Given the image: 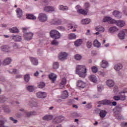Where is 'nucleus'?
<instances>
[{"instance_id":"f257e3e1","label":"nucleus","mask_w":127,"mask_h":127,"mask_svg":"<svg viewBox=\"0 0 127 127\" xmlns=\"http://www.w3.org/2000/svg\"><path fill=\"white\" fill-rule=\"evenodd\" d=\"M108 22L111 24H116L119 27H124L126 25V22L123 20H116L111 17H105L103 19V22Z\"/></svg>"},{"instance_id":"f03ea898","label":"nucleus","mask_w":127,"mask_h":127,"mask_svg":"<svg viewBox=\"0 0 127 127\" xmlns=\"http://www.w3.org/2000/svg\"><path fill=\"white\" fill-rule=\"evenodd\" d=\"M75 72L81 78H85L87 76V68L85 65H77Z\"/></svg>"},{"instance_id":"7ed1b4c3","label":"nucleus","mask_w":127,"mask_h":127,"mask_svg":"<svg viewBox=\"0 0 127 127\" xmlns=\"http://www.w3.org/2000/svg\"><path fill=\"white\" fill-rule=\"evenodd\" d=\"M26 28H22V30L23 31L24 34V38L25 40H30L32 39V36H33V33H26L25 31L27 30Z\"/></svg>"},{"instance_id":"20e7f679","label":"nucleus","mask_w":127,"mask_h":127,"mask_svg":"<svg viewBox=\"0 0 127 127\" xmlns=\"http://www.w3.org/2000/svg\"><path fill=\"white\" fill-rule=\"evenodd\" d=\"M50 34L52 38H55V39L60 38V33L56 30H51L50 32Z\"/></svg>"},{"instance_id":"39448f33","label":"nucleus","mask_w":127,"mask_h":127,"mask_svg":"<svg viewBox=\"0 0 127 127\" xmlns=\"http://www.w3.org/2000/svg\"><path fill=\"white\" fill-rule=\"evenodd\" d=\"M36 96L39 99H45L47 97V93L43 91H39L36 93Z\"/></svg>"},{"instance_id":"423d86ee","label":"nucleus","mask_w":127,"mask_h":127,"mask_svg":"<svg viewBox=\"0 0 127 127\" xmlns=\"http://www.w3.org/2000/svg\"><path fill=\"white\" fill-rule=\"evenodd\" d=\"M58 57L60 60L61 61H64V60H66V59H67V57H68V54L64 52H62L59 54Z\"/></svg>"},{"instance_id":"0eeeda50","label":"nucleus","mask_w":127,"mask_h":127,"mask_svg":"<svg viewBox=\"0 0 127 127\" xmlns=\"http://www.w3.org/2000/svg\"><path fill=\"white\" fill-rule=\"evenodd\" d=\"M113 111L115 114V117L116 118H120V113L122 112V107L120 106H117L115 108Z\"/></svg>"},{"instance_id":"6e6552de","label":"nucleus","mask_w":127,"mask_h":127,"mask_svg":"<svg viewBox=\"0 0 127 127\" xmlns=\"http://www.w3.org/2000/svg\"><path fill=\"white\" fill-rule=\"evenodd\" d=\"M38 18L40 21L44 22V21H46L47 20V15H46V14L40 13Z\"/></svg>"},{"instance_id":"1a4fd4ad","label":"nucleus","mask_w":127,"mask_h":127,"mask_svg":"<svg viewBox=\"0 0 127 127\" xmlns=\"http://www.w3.org/2000/svg\"><path fill=\"white\" fill-rule=\"evenodd\" d=\"M64 120L65 117L64 116H60L56 118L55 120H54V123L55 124H60V123H62Z\"/></svg>"},{"instance_id":"9d476101","label":"nucleus","mask_w":127,"mask_h":127,"mask_svg":"<svg viewBox=\"0 0 127 127\" xmlns=\"http://www.w3.org/2000/svg\"><path fill=\"white\" fill-rule=\"evenodd\" d=\"M1 50L3 52H10V51H11L10 47L7 45L1 47Z\"/></svg>"},{"instance_id":"9b49d317","label":"nucleus","mask_w":127,"mask_h":127,"mask_svg":"<svg viewBox=\"0 0 127 127\" xmlns=\"http://www.w3.org/2000/svg\"><path fill=\"white\" fill-rule=\"evenodd\" d=\"M76 85L78 88H84L86 87V83L85 82H83L82 80H78Z\"/></svg>"},{"instance_id":"f8f14e48","label":"nucleus","mask_w":127,"mask_h":127,"mask_svg":"<svg viewBox=\"0 0 127 127\" xmlns=\"http://www.w3.org/2000/svg\"><path fill=\"white\" fill-rule=\"evenodd\" d=\"M69 96V94L68 93V91L65 90L63 91L62 93L61 98L63 100H65V99H67V98Z\"/></svg>"},{"instance_id":"ddd939ff","label":"nucleus","mask_w":127,"mask_h":127,"mask_svg":"<svg viewBox=\"0 0 127 127\" xmlns=\"http://www.w3.org/2000/svg\"><path fill=\"white\" fill-rule=\"evenodd\" d=\"M30 60L33 65H34L35 66L38 65V60L35 58L30 57Z\"/></svg>"},{"instance_id":"4468645a","label":"nucleus","mask_w":127,"mask_h":127,"mask_svg":"<svg viewBox=\"0 0 127 127\" xmlns=\"http://www.w3.org/2000/svg\"><path fill=\"white\" fill-rule=\"evenodd\" d=\"M44 11H54L55 8L51 6H47L44 8Z\"/></svg>"},{"instance_id":"2eb2a0df","label":"nucleus","mask_w":127,"mask_h":127,"mask_svg":"<svg viewBox=\"0 0 127 127\" xmlns=\"http://www.w3.org/2000/svg\"><path fill=\"white\" fill-rule=\"evenodd\" d=\"M12 39L14 40V41H21V37L18 35H12Z\"/></svg>"},{"instance_id":"dca6fc26","label":"nucleus","mask_w":127,"mask_h":127,"mask_svg":"<svg viewBox=\"0 0 127 127\" xmlns=\"http://www.w3.org/2000/svg\"><path fill=\"white\" fill-rule=\"evenodd\" d=\"M113 15L115 16V17H117V18H122V13L119 12V11H114L113 12Z\"/></svg>"},{"instance_id":"f3484780","label":"nucleus","mask_w":127,"mask_h":127,"mask_svg":"<svg viewBox=\"0 0 127 127\" xmlns=\"http://www.w3.org/2000/svg\"><path fill=\"white\" fill-rule=\"evenodd\" d=\"M50 23L52 24H61V20H58V19H53L50 21Z\"/></svg>"},{"instance_id":"a211bd4d","label":"nucleus","mask_w":127,"mask_h":127,"mask_svg":"<svg viewBox=\"0 0 127 127\" xmlns=\"http://www.w3.org/2000/svg\"><path fill=\"white\" fill-rule=\"evenodd\" d=\"M16 12L17 16H18V17H19V18H20V17H21V16H22L23 12H22V10H21V9L17 8L16 9Z\"/></svg>"},{"instance_id":"6ab92c4d","label":"nucleus","mask_w":127,"mask_h":127,"mask_svg":"<svg viewBox=\"0 0 127 127\" xmlns=\"http://www.w3.org/2000/svg\"><path fill=\"white\" fill-rule=\"evenodd\" d=\"M106 84L108 87L112 88V87H114L115 82L112 80H108L107 81Z\"/></svg>"},{"instance_id":"aec40b11","label":"nucleus","mask_w":127,"mask_h":127,"mask_svg":"<svg viewBox=\"0 0 127 127\" xmlns=\"http://www.w3.org/2000/svg\"><path fill=\"white\" fill-rule=\"evenodd\" d=\"M100 105H112V102L110 100H105L99 102Z\"/></svg>"},{"instance_id":"412c9836","label":"nucleus","mask_w":127,"mask_h":127,"mask_svg":"<svg viewBox=\"0 0 127 127\" xmlns=\"http://www.w3.org/2000/svg\"><path fill=\"white\" fill-rule=\"evenodd\" d=\"M107 114H108L107 111L105 110H101L99 115L101 119H104V118L107 116Z\"/></svg>"},{"instance_id":"4be33fe9","label":"nucleus","mask_w":127,"mask_h":127,"mask_svg":"<svg viewBox=\"0 0 127 127\" xmlns=\"http://www.w3.org/2000/svg\"><path fill=\"white\" fill-rule=\"evenodd\" d=\"M88 10H85L83 9H78L77 11L78 13H80L81 14H83L84 15H87L88 12L87 11Z\"/></svg>"},{"instance_id":"5701e85b","label":"nucleus","mask_w":127,"mask_h":127,"mask_svg":"<svg viewBox=\"0 0 127 127\" xmlns=\"http://www.w3.org/2000/svg\"><path fill=\"white\" fill-rule=\"evenodd\" d=\"M125 35H126V34L125 32L124 31V30L120 32V33L118 34L119 38L120 39H125Z\"/></svg>"},{"instance_id":"b1692460","label":"nucleus","mask_w":127,"mask_h":127,"mask_svg":"<svg viewBox=\"0 0 127 127\" xmlns=\"http://www.w3.org/2000/svg\"><path fill=\"white\" fill-rule=\"evenodd\" d=\"M10 62H11V59L10 58H7L3 61V64L4 65H8V64H10Z\"/></svg>"},{"instance_id":"393cba45","label":"nucleus","mask_w":127,"mask_h":127,"mask_svg":"<svg viewBox=\"0 0 127 127\" xmlns=\"http://www.w3.org/2000/svg\"><path fill=\"white\" fill-rule=\"evenodd\" d=\"M123 68V65L121 64H116L114 66V69L116 71H120Z\"/></svg>"},{"instance_id":"a878e982","label":"nucleus","mask_w":127,"mask_h":127,"mask_svg":"<svg viewBox=\"0 0 127 127\" xmlns=\"http://www.w3.org/2000/svg\"><path fill=\"white\" fill-rule=\"evenodd\" d=\"M95 29L96 31H98L99 32H104L105 31V28L102 26H98L95 28Z\"/></svg>"},{"instance_id":"bb28decb","label":"nucleus","mask_w":127,"mask_h":127,"mask_svg":"<svg viewBox=\"0 0 127 127\" xmlns=\"http://www.w3.org/2000/svg\"><path fill=\"white\" fill-rule=\"evenodd\" d=\"M109 31L111 33H114V32H117V31H119V28H117V27H112L109 28Z\"/></svg>"},{"instance_id":"cd10ccee","label":"nucleus","mask_w":127,"mask_h":127,"mask_svg":"<svg viewBox=\"0 0 127 127\" xmlns=\"http://www.w3.org/2000/svg\"><path fill=\"white\" fill-rule=\"evenodd\" d=\"M26 89L28 92H33L35 90V87L33 85H29L26 87Z\"/></svg>"},{"instance_id":"c85d7f7f","label":"nucleus","mask_w":127,"mask_h":127,"mask_svg":"<svg viewBox=\"0 0 127 127\" xmlns=\"http://www.w3.org/2000/svg\"><path fill=\"white\" fill-rule=\"evenodd\" d=\"M82 24H89L91 22V19H83L81 21Z\"/></svg>"},{"instance_id":"c756f323","label":"nucleus","mask_w":127,"mask_h":127,"mask_svg":"<svg viewBox=\"0 0 127 127\" xmlns=\"http://www.w3.org/2000/svg\"><path fill=\"white\" fill-rule=\"evenodd\" d=\"M119 98L121 101H125L127 97H126V95H125L124 93H123V92H121L119 93Z\"/></svg>"},{"instance_id":"7c9ffc66","label":"nucleus","mask_w":127,"mask_h":127,"mask_svg":"<svg viewBox=\"0 0 127 127\" xmlns=\"http://www.w3.org/2000/svg\"><path fill=\"white\" fill-rule=\"evenodd\" d=\"M108 65H109V64L108 63V62L105 60H103L102 61V64H101V66L102 67V68H107L108 67Z\"/></svg>"},{"instance_id":"2f4dec72","label":"nucleus","mask_w":127,"mask_h":127,"mask_svg":"<svg viewBox=\"0 0 127 127\" xmlns=\"http://www.w3.org/2000/svg\"><path fill=\"white\" fill-rule=\"evenodd\" d=\"M53 119V116L52 115H45L43 117V120L44 121H50V120H52Z\"/></svg>"},{"instance_id":"473e14b6","label":"nucleus","mask_w":127,"mask_h":127,"mask_svg":"<svg viewBox=\"0 0 127 127\" xmlns=\"http://www.w3.org/2000/svg\"><path fill=\"white\" fill-rule=\"evenodd\" d=\"M49 77L50 80H56V79L57 78V75L52 73L49 75Z\"/></svg>"},{"instance_id":"72a5a7b5","label":"nucleus","mask_w":127,"mask_h":127,"mask_svg":"<svg viewBox=\"0 0 127 127\" xmlns=\"http://www.w3.org/2000/svg\"><path fill=\"white\" fill-rule=\"evenodd\" d=\"M93 45L95 47L99 48L101 46V43L98 40H95L93 42Z\"/></svg>"},{"instance_id":"f704fd0d","label":"nucleus","mask_w":127,"mask_h":127,"mask_svg":"<svg viewBox=\"0 0 127 127\" xmlns=\"http://www.w3.org/2000/svg\"><path fill=\"white\" fill-rule=\"evenodd\" d=\"M82 43L83 41H82V39H79L76 40V41L74 42V45L75 46L78 47L80 46V45H81V44H82Z\"/></svg>"},{"instance_id":"c9c22d12","label":"nucleus","mask_w":127,"mask_h":127,"mask_svg":"<svg viewBox=\"0 0 127 127\" xmlns=\"http://www.w3.org/2000/svg\"><path fill=\"white\" fill-rule=\"evenodd\" d=\"M9 30L11 33H17L18 32V29L16 27L9 29Z\"/></svg>"},{"instance_id":"e433bc0d","label":"nucleus","mask_w":127,"mask_h":127,"mask_svg":"<svg viewBox=\"0 0 127 127\" xmlns=\"http://www.w3.org/2000/svg\"><path fill=\"white\" fill-rule=\"evenodd\" d=\"M65 85H66V80H62L60 84V88L61 89L65 88Z\"/></svg>"},{"instance_id":"4c0bfd02","label":"nucleus","mask_w":127,"mask_h":127,"mask_svg":"<svg viewBox=\"0 0 127 127\" xmlns=\"http://www.w3.org/2000/svg\"><path fill=\"white\" fill-rule=\"evenodd\" d=\"M45 86H46V84L45 82H41L38 83V88H39V89H43V88H44Z\"/></svg>"},{"instance_id":"58836bf2","label":"nucleus","mask_w":127,"mask_h":127,"mask_svg":"<svg viewBox=\"0 0 127 127\" xmlns=\"http://www.w3.org/2000/svg\"><path fill=\"white\" fill-rule=\"evenodd\" d=\"M27 18L28 19H36V17L34 16L33 14H27Z\"/></svg>"},{"instance_id":"ea45409f","label":"nucleus","mask_w":127,"mask_h":127,"mask_svg":"<svg viewBox=\"0 0 127 127\" xmlns=\"http://www.w3.org/2000/svg\"><path fill=\"white\" fill-rule=\"evenodd\" d=\"M59 9H61V10H68V7L61 5L59 6Z\"/></svg>"},{"instance_id":"a19ab883","label":"nucleus","mask_w":127,"mask_h":127,"mask_svg":"<svg viewBox=\"0 0 127 127\" xmlns=\"http://www.w3.org/2000/svg\"><path fill=\"white\" fill-rule=\"evenodd\" d=\"M6 101H7V98L3 96H0V103H4Z\"/></svg>"},{"instance_id":"79ce46f5","label":"nucleus","mask_w":127,"mask_h":127,"mask_svg":"<svg viewBox=\"0 0 127 127\" xmlns=\"http://www.w3.org/2000/svg\"><path fill=\"white\" fill-rule=\"evenodd\" d=\"M69 39H76V35L74 33H71L68 35Z\"/></svg>"},{"instance_id":"37998d69","label":"nucleus","mask_w":127,"mask_h":127,"mask_svg":"<svg viewBox=\"0 0 127 127\" xmlns=\"http://www.w3.org/2000/svg\"><path fill=\"white\" fill-rule=\"evenodd\" d=\"M74 59H75V60L79 61V60H81V59H82V56L79 54L75 55L74 56Z\"/></svg>"},{"instance_id":"c03bdc74","label":"nucleus","mask_w":127,"mask_h":127,"mask_svg":"<svg viewBox=\"0 0 127 127\" xmlns=\"http://www.w3.org/2000/svg\"><path fill=\"white\" fill-rule=\"evenodd\" d=\"M36 115H37V113L35 111H32L27 113L28 117H29V116H36Z\"/></svg>"},{"instance_id":"a18cd8bd","label":"nucleus","mask_w":127,"mask_h":127,"mask_svg":"<svg viewBox=\"0 0 127 127\" xmlns=\"http://www.w3.org/2000/svg\"><path fill=\"white\" fill-rule=\"evenodd\" d=\"M3 109L4 110V113H6V114H10V113H11V112L10 109L6 107H3Z\"/></svg>"},{"instance_id":"49530a36","label":"nucleus","mask_w":127,"mask_h":127,"mask_svg":"<svg viewBox=\"0 0 127 127\" xmlns=\"http://www.w3.org/2000/svg\"><path fill=\"white\" fill-rule=\"evenodd\" d=\"M93 44L91 41H88L86 43V46L87 48H91Z\"/></svg>"},{"instance_id":"de8ad7c7","label":"nucleus","mask_w":127,"mask_h":127,"mask_svg":"<svg viewBox=\"0 0 127 127\" xmlns=\"http://www.w3.org/2000/svg\"><path fill=\"white\" fill-rule=\"evenodd\" d=\"M54 69H58L59 68V64L58 62H55L53 64Z\"/></svg>"},{"instance_id":"09e8293b","label":"nucleus","mask_w":127,"mask_h":127,"mask_svg":"<svg viewBox=\"0 0 127 127\" xmlns=\"http://www.w3.org/2000/svg\"><path fill=\"white\" fill-rule=\"evenodd\" d=\"M90 80H97V76L95 75H90L89 77Z\"/></svg>"},{"instance_id":"8fccbe9b","label":"nucleus","mask_w":127,"mask_h":127,"mask_svg":"<svg viewBox=\"0 0 127 127\" xmlns=\"http://www.w3.org/2000/svg\"><path fill=\"white\" fill-rule=\"evenodd\" d=\"M91 70L93 73H97L98 72V68L96 66H93L91 68Z\"/></svg>"},{"instance_id":"3c124183","label":"nucleus","mask_w":127,"mask_h":127,"mask_svg":"<svg viewBox=\"0 0 127 127\" xmlns=\"http://www.w3.org/2000/svg\"><path fill=\"white\" fill-rule=\"evenodd\" d=\"M58 42L56 40H54L51 42L52 45H58Z\"/></svg>"},{"instance_id":"603ef678","label":"nucleus","mask_w":127,"mask_h":127,"mask_svg":"<svg viewBox=\"0 0 127 127\" xmlns=\"http://www.w3.org/2000/svg\"><path fill=\"white\" fill-rule=\"evenodd\" d=\"M24 79V80H29V79H30V75L28 74L25 75Z\"/></svg>"},{"instance_id":"864d4df0","label":"nucleus","mask_w":127,"mask_h":127,"mask_svg":"<svg viewBox=\"0 0 127 127\" xmlns=\"http://www.w3.org/2000/svg\"><path fill=\"white\" fill-rule=\"evenodd\" d=\"M113 99L115 101H120V96H114Z\"/></svg>"},{"instance_id":"5fc2aeb1","label":"nucleus","mask_w":127,"mask_h":127,"mask_svg":"<svg viewBox=\"0 0 127 127\" xmlns=\"http://www.w3.org/2000/svg\"><path fill=\"white\" fill-rule=\"evenodd\" d=\"M86 109H88V110H89V109L92 108V104L89 103L86 106Z\"/></svg>"},{"instance_id":"6e6d98bb","label":"nucleus","mask_w":127,"mask_h":127,"mask_svg":"<svg viewBox=\"0 0 127 127\" xmlns=\"http://www.w3.org/2000/svg\"><path fill=\"white\" fill-rule=\"evenodd\" d=\"M58 29L61 30V31H64L65 30V28L63 26H59L58 27Z\"/></svg>"},{"instance_id":"4d7b16f0","label":"nucleus","mask_w":127,"mask_h":127,"mask_svg":"<svg viewBox=\"0 0 127 127\" xmlns=\"http://www.w3.org/2000/svg\"><path fill=\"white\" fill-rule=\"evenodd\" d=\"M9 119L12 121L14 124H16V123H17V121L16 120H14L12 117H10Z\"/></svg>"},{"instance_id":"13d9d810","label":"nucleus","mask_w":127,"mask_h":127,"mask_svg":"<svg viewBox=\"0 0 127 127\" xmlns=\"http://www.w3.org/2000/svg\"><path fill=\"white\" fill-rule=\"evenodd\" d=\"M84 7L85 8H88V7H90V3L89 2H86L84 4Z\"/></svg>"},{"instance_id":"bf43d9fd","label":"nucleus","mask_w":127,"mask_h":127,"mask_svg":"<svg viewBox=\"0 0 127 127\" xmlns=\"http://www.w3.org/2000/svg\"><path fill=\"white\" fill-rule=\"evenodd\" d=\"M121 127H127V122L122 123Z\"/></svg>"},{"instance_id":"052dcab7","label":"nucleus","mask_w":127,"mask_h":127,"mask_svg":"<svg viewBox=\"0 0 127 127\" xmlns=\"http://www.w3.org/2000/svg\"><path fill=\"white\" fill-rule=\"evenodd\" d=\"M97 88H98V91H99V92H101L102 90H103V87L100 85H98L97 86Z\"/></svg>"},{"instance_id":"680f3d73","label":"nucleus","mask_w":127,"mask_h":127,"mask_svg":"<svg viewBox=\"0 0 127 127\" xmlns=\"http://www.w3.org/2000/svg\"><path fill=\"white\" fill-rule=\"evenodd\" d=\"M68 29H72L73 28V25L72 24H69L67 25Z\"/></svg>"},{"instance_id":"e2e57ef3","label":"nucleus","mask_w":127,"mask_h":127,"mask_svg":"<svg viewBox=\"0 0 127 127\" xmlns=\"http://www.w3.org/2000/svg\"><path fill=\"white\" fill-rule=\"evenodd\" d=\"M13 47L14 49H17V48H18V46H17L16 44H14Z\"/></svg>"},{"instance_id":"0e129e2a","label":"nucleus","mask_w":127,"mask_h":127,"mask_svg":"<svg viewBox=\"0 0 127 127\" xmlns=\"http://www.w3.org/2000/svg\"><path fill=\"white\" fill-rule=\"evenodd\" d=\"M39 75V72L38 71H36V72L34 74L35 77H37Z\"/></svg>"},{"instance_id":"69168bd1","label":"nucleus","mask_w":127,"mask_h":127,"mask_svg":"<svg viewBox=\"0 0 127 127\" xmlns=\"http://www.w3.org/2000/svg\"><path fill=\"white\" fill-rule=\"evenodd\" d=\"M12 73H13V74H16L17 73V70L15 69H13Z\"/></svg>"},{"instance_id":"338daca9","label":"nucleus","mask_w":127,"mask_h":127,"mask_svg":"<svg viewBox=\"0 0 127 127\" xmlns=\"http://www.w3.org/2000/svg\"><path fill=\"white\" fill-rule=\"evenodd\" d=\"M127 93V88H125L123 90V91H122V93L126 94Z\"/></svg>"},{"instance_id":"774afa93","label":"nucleus","mask_w":127,"mask_h":127,"mask_svg":"<svg viewBox=\"0 0 127 127\" xmlns=\"http://www.w3.org/2000/svg\"><path fill=\"white\" fill-rule=\"evenodd\" d=\"M118 89H119V87H118V86H115V87L114 88V92H117V91H118Z\"/></svg>"}]
</instances>
